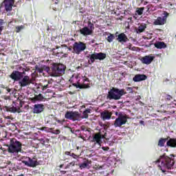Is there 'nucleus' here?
<instances>
[{
  "label": "nucleus",
  "mask_w": 176,
  "mask_h": 176,
  "mask_svg": "<svg viewBox=\"0 0 176 176\" xmlns=\"http://www.w3.org/2000/svg\"><path fill=\"white\" fill-rule=\"evenodd\" d=\"M155 163L158 164V167L162 171V173H166V170H171L174 167L175 161L174 158L168 157L166 153L163 154L157 160Z\"/></svg>",
  "instance_id": "nucleus-1"
},
{
  "label": "nucleus",
  "mask_w": 176,
  "mask_h": 176,
  "mask_svg": "<svg viewBox=\"0 0 176 176\" xmlns=\"http://www.w3.org/2000/svg\"><path fill=\"white\" fill-rule=\"evenodd\" d=\"M91 110L87 109L82 112V116L78 111H67L65 114V119L72 120L73 122H80L82 119H88L89 113H91Z\"/></svg>",
  "instance_id": "nucleus-2"
},
{
  "label": "nucleus",
  "mask_w": 176,
  "mask_h": 176,
  "mask_svg": "<svg viewBox=\"0 0 176 176\" xmlns=\"http://www.w3.org/2000/svg\"><path fill=\"white\" fill-rule=\"evenodd\" d=\"M125 94H127V92H126L124 89L113 87L108 91L107 98V100H115V101H118V100H120Z\"/></svg>",
  "instance_id": "nucleus-3"
},
{
  "label": "nucleus",
  "mask_w": 176,
  "mask_h": 176,
  "mask_svg": "<svg viewBox=\"0 0 176 176\" xmlns=\"http://www.w3.org/2000/svg\"><path fill=\"white\" fill-rule=\"evenodd\" d=\"M65 74V65L61 63H53L51 67L52 76H61Z\"/></svg>",
  "instance_id": "nucleus-4"
},
{
  "label": "nucleus",
  "mask_w": 176,
  "mask_h": 176,
  "mask_svg": "<svg viewBox=\"0 0 176 176\" xmlns=\"http://www.w3.org/2000/svg\"><path fill=\"white\" fill-rule=\"evenodd\" d=\"M9 153H19L21 152V142H19L16 138H12L10 140V144H8Z\"/></svg>",
  "instance_id": "nucleus-5"
},
{
  "label": "nucleus",
  "mask_w": 176,
  "mask_h": 176,
  "mask_svg": "<svg viewBox=\"0 0 176 176\" xmlns=\"http://www.w3.org/2000/svg\"><path fill=\"white\" fill-rule=\"evenodd\" d=\"M17 69L19 71H13L12 73L10 74V78L12 79L14 82H18V80H21L24 77V75H25V69L23 67L19 66Z\"/></svg>",
  "instance_id": "nucleus-6"
},
{
  "label": "nucleus",
  "mask_w": 176,
  "mask_h": 176,
  "mask_svg": "<svg viewBox=\"0 0 176 176\" xmlns=\"http://www.w3.org/2000/svg\"><path fill=\"white\" fill-rule=\"evenodd\" d=\"M94 24L91 23V21H88V27L85 26L82 29L80 30V34L83 35V36H88L89 35H93L94 33Z\"/></svg>",
  "instance_id": "nucleus-7"
},
{
  "label": "nucleus",
  "mask_w": 176,
  "mask_h": 176,
  "mask_svg": "<svg viewBox=\"0 0 176 176\" xmlns=\"http://www.w3.org/2000/svg\"><path fill=\"white\" fill-rule=\"evenodd\" d=\"M127 119L129 117L126 114H123L122 113L118 114V117L114 121L113 125L115 127H122L123 124H126L127 123Z\"/></svg>",
  "instance_id": "nucleus-8"
},
{
  "label": "nucleus",
  "mask_w": 176,
  "mask_h": 176,
  "mask_svg": "<svg viewBox=\"0 0 176 176\" xmlns=\"http://www.w3.org/2000/svg\"><path fill=\"white\" fill-rule=\"evenodd\" d=\"M87 46L86 43L82 41L75 42L73 44V50L76 54H80L82 52H85L86 50Z\"/></svg>",
  "instance_id": "nucleus-9"
},
{
  "label": "nucleus",
  "mask_w": 176,
  "mask_h": 176,
  "mask_svg": "<svg viewBox=\"0 0 176 176\" xmlns=\"http://www.w3.org/2000/svg\"><path fill=\"white\" fill-rule=\"evenodd\" d=\"M102 132L104 133V135H102ZM102 132L100 130V132L95 133L92 138V142H96V144H98V145H101V144H102L101 140H103L107 137V129H104Z\"/></svg>",
  "instance_id": "nucleus-10"
},
{
  "label": "nucleus",
  "mask_w": 176,
  "mask_h": 176,
  "mask_svg": "<svg viewBox=\"0 0 176 176\" xmlns=\"http://www.w3.org/2000/svg\"><path fill=\"white\" fill-rule=\"evenodd\" d=\"M107 58V54H104L102 52H94L89 55V60H91V64L96 61V60H100V61L102 60H105Z\"/></svg>",
  "instance_id": "nucleus-11"
},
{
  "label": "nucleus",
  "mask_w": 176,
  "mask_h": 176,
  "mask_svg": "<svg viewBox=\"0 0 176 176\" xmlns=\"http://www.w3.org/2000/svg\"><path fill=\"white\" fill-rule=\"evenodd\" d=\"M13 5H14V0H4L0 6V9L4 7L6 12H12L13 10Z\"/></svg>",
  "instance_id": "nucleus-12"
},
{
  "label": "nucleus",
  "mask_w": 176,
  "mask_h": 176,
  "mask_svg": "<svg viewBox=\"0 0 176 176\" xmlns=\"http://www.w3.org/2000/svg\"><path fill=\"white\" fill-rule=\"evenodd\" d=\"M164 16H159L155 20L153 24L154 25H164L167 23V17H168V13L167 12H164Z\"/></svg>",
  "instance_id": "nucleus-13"
},
{
  "label": "nucleus",
  "mask_w": 176,
  "mask_h": 176,
  "mask_svg": "<svg viewBox=\"0 0 176 176\" xmlns=\"http://www.w3.org/2000/svg\"><path fill=\"white\" fill-rule=\"evenodd\" d=\"M82 80L83 84H80V82L78 81L77 83H73L72 86H74V87H76V89H89V87H90V84L85 83V82H89V78L85 77Z\"/></svg>",
  "instance_id": "nucleus-14"
},
{
  "label": "nucleus",
  "mask_w": 176,
  "mask_h": 176,
  "mask_svg": "<svg viewBox=\"0 0 176 176\" xmlns=\"http://www.w3.org/2000/svg\"><path fill=\"white\" fill-rule=\"evenodd\" d=\"M22 163L28 167H35L38 166V161L31 159L30 157H25V160L22 161Z\"/></svg>",
  "instance_id": "nucleus-15"
},
{
  "label": "nucleus",
  "mask_w": 176,
  "mask_h": 176,
  "mask_svg": "<svg viewBox=\"0 0 176 176\" xmlns=\"http://www.w3.org/2000/svg\"><path fill=\"white\" fill-rule=\"evenodd\" d=\"M47 82V85H42V83H40L37 85L36 89H35V93L36 94H39V93H43L44 90H46V89H49V85H50L51 82L50 80H45Z\"/></svg>",
  "instance_id": "nucleus-16"
},
{
  "label": "nucleus",
  "mask_w": 176,
  "mask_h": 176,
  "mask_svg": "<svg viewBox=\"0 0 176 176\" xmlns=\"http://www.w3.org/2000/svg\"><path fill=\"white\" fill-rule=\"evenodd\" d=\"M19 86H21V87H25L26 86H30V85L32 83V80L30 79V76H24L19 80Z\"/></svg>",
  "instance_id": "nucleus-17"
},
{
  "label": "nucleus",
  "mask_w": 176,
  "mask_h": 176,
  "mask_svg": "<svg viewBox=\"0 0 176 176\" xmlns=\"http://www.w3.org/2000/svg\"><path fill=\"white\" fill-rule=\"evenodd\" d=\"M119 32L116 33V41H118L120 43H126L129 41V38L126 36V34L120 33L118 35Z\"/></svg>",
  "instance_id": "nucleus-18"
},
{
  "label": "nucleus",
  "mask_w": 176,
  "mask_h": 176,
  "mask_svg": "<svg viewBox=\"0 0 176 176\" xmlns=\"http://www.w3.org/2000/svg\"><path fill=\"white\" fill-rule=\"evenodd\" d=\"M33 113H42V112H43V111H45V105L43 104H35L33 106Z\"/></svg>",
  "instance_id": "nucleus-19"
},
{
  "label": "nucleus",
  "mask_w": 176,
  "mask_h": 176,
  "mask_svg": "<svg viewBox=\"0 0 176 176\" xmlns=\"http://www.w3.org/2000/svg\"><path fill=\"white\" fill-rule=\"evenodd\" d=\"M153 60H155V56H152L151 55H147L140 58V61L142 64H146V65H149Z\"/></svg>",
  "instance_id": "nucleus-20"
},
{
  "label": "nucleus",
  "mask_w": 176,
  "mask_h": 176,
  "mask_svg": "<svg viewBox=\"0 0 176 176\" xmlns=\"http://www.w3.org/2000/svg\"><path fill=\"white\" fill-rule=\"evenodd\" d=\"M148 79V76L145 74H136L133 78V80L134 82H141L142 80H146Z\"/></svg>",
  "instance_id": "nucleus-21"
},
{
  "label": "nucleus",
  "mask_w": 176,
  "mask_h": 176,
  "mask_svg": "<svg viewBox=\"0 0 176 176\" xmlns=\"http://www.w3.org/2000/svg\"><path fill=\"white\" fill-rule=\"evenodd\" d=\"M100 118L103 120H109L112 118V113L109 111H103L100 113Z\"/></svg>",
  "instance_id": "nucleus-22"
},
{
  "label": "nucleus",
  "mask_w": 176,
  "mask_h": 176,
  "mask_svg": "<svg viewBox=\"0 0 176 176\" xmlns=\"http://www.w3.org/2000/svg\"><path fill=\"white\" fill-rule=\"evenodd\" d=\"M167 146L170 148H176V138H170L166 142Z\"/></svg>",
  "instance_id": "nucleus-23"
},
{
  "label": "nucleus",
  "mask_w": 176,
  "mask_h": 176,
  "mask_svg": "<svg viewBox=\"0 0 176 176\" xmlns=\"http://www.w3.org/2000/svg\"><path fill=\"white\" fill-rule=\"evenodd\" d=\"M155 47L157 49H165V47H167V45L164 42L158 41L154 44Z\"/></svg>",
  "instance_id": "nucleus-24"
},
{
  "label": "nucleus",
  "mask_w": 176,
  "mask_h": 176,
  "mask_svg": "<svg viewBox=\"0 0 176 176\" xmlns=\"http://www.w3.org/2000/svg\"><path fill=\"white\" fill-rule=\"evenodd\" d=\"M146 29V24L142 23L140 25V26L136 29L137 34H141V32H144L145 30Z\"/></svg>",
  "instance_id": "nucleus-25"
},
{
  "label": "nucleus",
  "mask_w": 176,
  "mask_h": 176,
  "mask_svg": "<svg viewBox=\"0 0 176 176\" xmlns=\"http://www.w3.org/2000/svg\"><path fill=\"white\" fill-rule=\"evenodd\" d=\"M44 98L43 96L38 93V95H34V97L32 98V101H43Z\"/></svg>",
  "instance_id": "nucleus-26"
},
{
  "label": "nucleus",
  "mask_w": 176,
  "mask_h": 176,
  "mask_svg": "<svg viewBox=\"0 0 176 176\" xmlns=\"http://www.w3.org/2000/svg\"><path fill=\"white\" fill-rule=\"evenodd\" d=\"M41 144H42L43 146H46L47 148H49L50 146V144H49L50 140L49 139H43L41 138L39 140Z\"/></svg>",
  "instance_id": "nucleus-27"
},
{
  "label": "nucleus",
  "mask_w": 176,
  "mask_h": 176,
  "mask_svg": "<svg viewBox=\"0 0 176 176\" xmlns=\"http://www.w3.org/2000/svg\"><path fill=\"white\" fill-rule=\"evenodd\" d=\"M168 140V138H160L158 141V146L163 148V146H164V144H166Z\"/></svg>",
  "instance_id": "nucleus-28"
},
{
  "label": "nucleus",
  "mask_w": 176,
  "mask_h": 176,
  "mask_svg": "<svg viewBox=\"0 0 176 176\" xmlns=\"http://www.w3.org/2000/svg\"><path fill=\"white\" fill-rule=\"evenodd\" d=\"M78 166L80 170H83V168H87V167H89V160H87L82 164H79Z\"/></svg>",
  "instance_id": "nucleus-29"
},
{
  "label": "nucleus",
  "mask_w": 176,
  "mask_h": 176,
  "mask_svg": "<svg viewBox=\"0 0 176 176\" xmlns=\"http://www.w3.org/2000/svg\"><path fill=\"white\" fill-rule=\"evenodd\" d=\"M65 155H66L67 156H71L72 157H73V159H78L79 158V155H78L74 153H71V152H69V151H65Z\"/></svg>",
  "instance_id": "nucleus-30"
},
{
  "label": "nucleus",
  "mask_w": 176,
  "mask_h": 176,
  "mask_svg": "<svg viewBox=\"0 0 176 176\" xmlns=\"http://www.w3.org/2000/svg\"><path fill=\"white\" fill-rule=\"evenodd\" d=\"M113 39H115V34L109 33V35L107 38V42H109V43H111V42H113Z\"/></svg>",
  "instance_id": "nucleus-31"
},
{
  "label": "nucleus",
  "mask_w": 176,
  "mask_h": 176,
  "mask_svg": "<svg viewBox=\"0 0 176 176\" xmlns=\"http://www.w3.org/2000/svg\"><path fill=\"white\" fill-rule=\"evenodd\" d=\"M6 111H7V112H16L17 108L14 107H6Z\"/></svg>",
  "instance_id": "nucleus-32"
},
{
  "label": "nucleus",
  "mask_w": 176,
  "mask_h": 176,
  "mask_svg": "<svg viewBox=\"0 0 176 176\" xmlns=\"http://www.w3.org/2000/svg\"><path fill=\"white\" fill-rule=\"evenodd\" d=\"M144 10H145V8L144 7L138 8L136 10V13H138L139 16H142V14L144 13Z\"/></svg>",
  "instance_id": "nucleus-33"
},
{
  "label": "nucleus",
  "mask_w": 176,
  "mask_h": 176,
  "mask_svg": "<svg viewBox=\"0 0 176 176\" xmlns=\"http://www.w3.org/2000/svg\"><path fill=\"white\" fill-rule=\"evenodd\" d=\"M16 32L19 33L21 30H24V25H17L15 27Z\"/></svg>",
  "instance_id": "nucleus-34"
},
{
  "label": "nucleus",
  "mask_w": 176,
  "mask_h": 176,
  "mask_svg": "<svg viewBox=\"0 0 176 176\" xmlns=\"http://www.w3.org/2000/svg\"><path fill=\"white\" fill-rule=\"evenodd\" d=\"M52 120H56V122H57V123H59V124H63V123H64V120H58L56 117H52Z\"/></svg>",
  "instance_id": "nucleus-35"
},
{
  "label": "nucleus",
  "mask_w": 176,
  "mask_h": 176,
  "mask_svg": "<svg viewBox=\"0 0 176 176\" xmlns=\"http://www.w3.org/2000/svg\"><path fill=\"white\" fill-rule=\"evenodd\" d=\"M0 87L1 89H6V90L7 91V93H10L11 91V89L9 87L5 86L4 85H1Z\"/></svg>",
  "instance_id": "nucleus-36"
},
{
  "label": "nucleus",
  "mask_w": 176,
  "mask_h": 176,
  "mask_svg": "<svg viewBox=\"0 0 176 176\" xmlns=\"http://www.w3.org/2000/svg\"><path fill=\"white\" fill-rule=\"evenodd\" d=\"M75 166V162H72L66 166L65 168H69V167H74Z\"/></svg>",
  "instance_id": "nucleus-37"
},
{
  "label": "nucleus",
  "mask_w": 176,
  "mask_h": 176,
  "mask_svg": "<svg viewBox=\"0 0 176 176\" xmlns=\"http://www.w3.org/2000/svg\"><path fill=\"white\" fill-rule=\"evenodd\" d=\"M172 99L173 96H171L170 95H166L165 98L166 101H171Z\"/></svg>",
  "instance_id": "nucleus-38"
},
{
  "label": "nucleus",
  "mask_w": 176,
  "mask_h": 176,
  "mask_svg": "<svg viewBox=\"0 0 176 176\" xmlns=\"http://www.w3.org/2000/svg\"><path fill=\"white\" fill-rule=\"evenodd\" d=\"M56 120H52V118H50V120L47 121V123H50V124H56Z\"/></svg>",
  "instance_id": "nucleus-39"
},
{
  "label": "nucleus",
  "mask_w": 176,
  "mask_h": 176,
  "mask_svg": "<svg viewBox=\"0 0 176 176\" xmlns=\"http://www.w3.org/2000/svg\"><path fill=\"white\" fill-rule=\"evenodd\" d=\"M126 91H128L129 94L133 93V88L128 87L126 88Z\"/></svg>",
  "instance_id": "nucleus-40"
},
{
  "label": "nucleus",
  "mask_w": 176,
  "mask_h": 176,
  "mask_svg": "<svg viewBox=\"0 0 176 176\" xmlns=\"http://www.w3.org/2000/svg\"><path fill=\"white\" fill-rule=\"evenodd\" d=\"M102 151H109V146H102Z\"/></svg>",
  "instance_id": "nucleus-41"
},
{
  "label": "nucleus",
  "mask_w": 176,
  "mask_h": 176,
  "mask_svg": "<svg viewBox=\"0 0 176 176\" xmlns=\"http://www.w3.org/2000/svg\"><path fill=\"white\" fill-rule=\"evenodd\" d=\"M3 24H5V22H3V19H0V27H3Z\"/></svg>",
  "instance_id": "nucleus-42"
},
{
  "label": "nucleus",
  "mask_w": 176,
  "mask_h": 176,
  "mask_svg": "<svg viewBox=\"0 0 176 176\" xmlns=\"http://www.w3.org/2000/svg\"><path fill=\"white\" fill-rule=\"evenodd\" d=\"M60 131L58 129H56L54 132H53V134H60Z\"/></svg>",
  "instance_id": "nucleus-43"
},
{
  "label": "nucleus",
  "mask_w": 176,
  "mask_h": 176,
  "mask_svg": "<svg viewBox=\"0 0 176 176\" xmlns=\"http://www.w3.org/2000/svg\"><path fill=\"white\" fill-rule=\"evenodd\" d=\"M80 129L82 130V131H85V130H86V126H82L80 127Z\"/></svg>",
  "instance_id": "nucleus-44"
},
{
  "label": "nucleus",
  "mask_w": 176,
  "mask_h": 176,
  "mask_svg": "<svg viewBox=\"0 0 176 176\" xmlns=\"http://www.w3.org/2000/svg\"><path fill=\"white\" fill-rule=\"evenodd\" d=\"M62 47H67V49H69V50H72V49L68 47L67 45H62Z\"/></svg>",
  "instance_id": "nucleus-45"
},
{
  "label": "nucleus",
  "mask_w": 176,
  "mask_h": 176,
  "mask_svg": "<svg viewBox=\"0 0 176 176\" xmlns=\"http://www.w3.org/2000/svg\"><path fill=\"white\" fill-rule=\"evenodd\" d=\"M3 30V27L0 26V35H1Z\"/></svg>",
  "instance_id": "nucleus-46"
},
{
  "label": "nucleus",
  "mask_w": 176,
  "mask_h": 176,
  "mask_svg": "<svg viewBox=\"0 0 176 176\" xmlns=\"http://www.w3.org/2000/svg\"><path fill=\"white\" fill-rule=\"evenodd\" d=\"M70 131H71V133H72V134H75V130L71 129Z\"/></svg>",
  "instance_id": "nucleus-47"
},
{
  "label": "nucleus",
  "mask_w": 176,
  "mask_h": 176,
  "mask_svg": "<svg viewBox=\"0 0 176 176\" xmlns=\"http://www.w3.org/2000/svg\"><path fill=\"white\" fill-rule=\"evenodd\" d=\"M60 173H63V174H65V173H67V171H65V170H62V171H60Z\"/></svg>",
  "instance_id": "nucleus-48"
},
{
  "label": "nucleus",
  "mask_w": 176,
  "mask_h": 176,
  "mask_svg": "<svg viewBox=\"0 0 176 176\" xmlns=\"http://www.w3.org/2000/svg\"><path fill=\"white\" fill-rule=\"evenodd\" d=\"M140 124H144V121L142 120L140 122Z\"/></svg>",
  "instance_id": "nucleus-49"
},
{
  "label": "nucleus",
  "mask_w": 176,
  "mask_h": 176,
  "mask_svg": "<svg viewBox=\"0 0 176 176\" xmlns=\"http://www.w3.org/2000/svg\"><path fill=\"white\" fill-rule=\"evenodd\" d=\"M64 165H63V164H61V165H60V168H63V166Z\"/></svg>",
  "instance_id": "nucleus-50"
},
{
  "label": "nucleus",
  "mask_w": 176,
  "mask_h": 176,
  "mask_svg": "<svg viewBox=\"0 0 176 176\" xmlns=\"http://www.w3.org/2000/svg\"><path fill=\"white\" fill-rule=\"evenodd\" d=\"M56 49H60V46H56Z\"/></svg>",
  "instance_id": "nucleus-51"
},
{
  "label": "nucleus",
  "mask_w": 176,
  "mask_h": 176,
  "mask_svg": "<svg viewBox=\"0 0 176 176\" xmlns=\"http://www.w3.org/2000/svg\"><path fill=\"white\" fill-rule=\"evenodd\" d=\"M47 129V127H43V130H45V129Z\"/></svg>",
  "instance_id": "nucleus-52"
},
{
  "label": "nucleus",
  "mask_w": 176,
  "mask_h": 176,
  "mask_svg": "<svg viewBox=\"0 0 176 176\" xmlns=\"http://www.w3.org/2000/svg\"><path fill=\"white\" fill-rule=\"evenodd\" d=\"M60 54H64V52H60Z\"/></svg>",
  "instance_id": "nucleus-53"
},
{
  "label": "nucleus",
  "mask_w": 176,
  "mask_h": 176,
  "mask_svg": "<svg viewBox=\"0 0 176 176\" xmlns=\"http://www.w3.org/2000/svg\"><path fill=\"white\" fill-rule=\"evenodd\" d=\"M170 156H171V157H174V155H170Z\"/></svg>",
  "instance_id": "nucleus-54"
},
{
  "label": "nucleus",
  "mask_w": 176,
  "mask_h": 176,
  "mask_svg": "<svg viewBox=\"0 0 176 176\" xmlns=\"http://www.w3.org/2000/svg\"><path fill=\"white\" fill-rule=\"evenodd\" d=\"M7 119H10V117H9V116H8V117H7Z\"/></svg>",
  "instance_id": "nucleus-55"
},
{
  "label": "nucleus",
  "mask_w": 176,
  "mask_h": 176,
  "mask_svg": "<svg viewBox=\"0 0 176 176\" xmlns=\"http://www.w3.org/2000/svg\"><path fill=\"white\" fill-rule=\"evenodd\" d=\"M2 108V106L0 104V109Z\"/></svg>",
  "instance_id": "nucleus-56"
},
{
  "label": "nucleus",
  "mask_w": 176,
  "mask_h": 176,
  "mask_svg": "<svg viewBox=\"0 0 176 176\" xmlns=\"http://www.w3.org/2000/svg\"><path fill=\"white\" fill-rule=\"evenodd\" d=\"M52 50H53V51H54V50H56V49H55V48H54Z\"/></svg>",
  "instance_id": "nucleus-57"
},
{
  "label": "nucleus",
  "mask_w": 176,
  "mask_h": 176,
  "mask_svg": "<svg viewBox=\"0 0 176 176\" xmlns=\"http://www.w3.org/2000/svg\"><path fill=\"white\" fill-rule=\"evenodd\" d=\"M2 148V146H1V144H0V148Z\"/></svg>",
  "instance_id": "nucleus-58"
},
{
  "label": "nucleus",
  "mask_w": 176,
  "mask_h": 176,
  "mask_svg": "<svg viewBox=\"0 0 176 176\" xmlns=\"http://www.w3.org/2000/svg\"><path fill=\"white\" fill-rule=\"evenodd\" d=\"M58 54H60V53H57L56 56H57Z\"/></svg>",
  "instance_id": "nucleus-59"
},
{
  "label": "nucleus",
  "mask_w": 176,
  "mask_h": 176,
  "mask_svg": "<svg viewBox=\"0 0 176 176\" xmlns=\"http://www.w3.org/2000/svg\"><path fill=\"white\" fill-rule=\"evenodd\" d=\"M77 149H79V147H77Z\"/></svg>",
  "instance_id": "nucleus-60"
},
{
  "label": "nucleus",
  "mask_w": 176,
  "mask_h": 176,
  "mask_svg": "<svg viewBox=\"0 0 176 176\" xmlns=\"http://www.w3.org/2000/svg\"><path fill=\"white\" fill-rule=\"evenodd\" d=\"M116 115H118V113H116Z\"/></svg>",
  "instance_id": "nucleus-61"
},
{
  "label": "nucleus",
  "mask_w": 176,
  "mask_h": 176,
  "mask_svg": "<svg viewBox=\"0 0 176 176\" xmlns=\"http://www.w3.org/2000/svg\"><path fill=\"white\" fill-rule=\"evenodd\" d=\"M50 130H53V129H50Z\"/></svg>",
  "instance_id": "nucleus-62"
},
{
  "label": "nucleus",
  "mask_w": 176,
  "mask_h": 176,
  "mask_svg": "<svg viewBox=\"0 0 176 176\" xmlns=\"http://www.w3.org/2000/svg\"><path fill=\"white\" fill-rule=\"evenodd\" d=\"M0 94H1V90H0Z\"/></svg>",
  "instance_id": "nucleus-63"
},
{
  "label": "nucleus",
  "mask_w": 176,
  "mask_h": 176,
  "mask_svg": "<svg viewBox=\"0 0 176 176\" xmlns=\"http://www.w3.org/2000/svg\"><path fill=\"white\" fill-rule=\"evenodd\" d=\"M0 74H1V70H0Z\"/></svg>",
  "instance_id": "nucleus-64"
}]
</instances>
